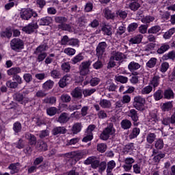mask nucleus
<instances>
[{"label": "nucleus", "mask_w": 175, "mask_h": 175, "mask_svg": "<svg viewBox=\"0 0 175 175\" xmlns=\"http://www.w3.org/2000/svg\"><path fill=\"white\" fill-rule=\"evenodd\" d=\"M133 106L136 110H139V111H144L146 110V98L142 96L134 97Z\"/></svg>", "instance_id": "f257e3e1"}, {"label": "nucleus", "mask_w": 175, "mask_h": 175, "mask_svg": "<svg viewBox=\"0 0 175 175\" xmlns=\"http://www.w3.org/2000/svg\"><path fill=\"white\" fill-rule=\"evenodd\" d=\"M38 17V13L31 8H23L21 12V17L23 20H29L31 17Z\"/></svg>", "instance_id": "f03ea898"}, {"label": "nucleus", "mask_w": 175, "mask_h": 175, "mask_svg": "<svg viewBox=\"0 0 175 175\" xmlns=\"http://www.w3.org/2000/svg\"><path fill=\"white\" fill-rule=\"evenodd\" d=\"M92 62L88 60L83 62L79 66V73L81 76H86L90 73V67L91 66Z\"/></svg>", "instance_id": "7ed1b4c3"}, {"label": "nucleus", "mask_w": 175, "mask_h": 175, "mask_svg": "<svg viewBox=\"0 0 175 175\" xmlns=\"http://www.w3.org/2000/svg\"><path fill=\"white\" fill-rule=\"evenodd\" d=\"M11 49L14 51L23 50L24 49V42L20 38H14L10 42Z\"/></svg>", "instance_id": "20e7f679"}, {"label": "nucleus", "mask_w": 175, "mask_h": 175, "mask_svg": "<svg viewBox=\"0 0 175 175\" xmlns=\"http://www.w3.org/2000/svg\"><path fill=\"white\" fill-rule=\"evenodd\" d=\"M115 131L113 126L107 127L100 135L101 140H108L111 135H114Z\"/></svg>", "instance_id": "39448f33"}, {"label": "nucleus", "mask_w": 175, "mask_h": 175, "mask_svg": "<svg viewBox=\"0 0 175 175\" xmlns=\"http://www.w3.org/2000/svg\"><path fill=\"white\" fill-rule=\"evenodd\" d=\"M107 48V44L105 42H100L96 49V55L98 58H102L103 54H105V51H106V49Z\"/></svg>", "instance_id": "423d86ee"}, {"label": "nucleus", "mask_w": 175, "mask_h": 175, "mask_svg": "<svg viewBox=\"0 0 175 175\" xmlns=\"http://www.w3.org/2000/svg\"><path fill=\"white\" fill-rule=\"evenodd\" d=\"M38 28L39 26L38 25V23H31L27 26L24 27L22 29V31H23V32H25V33L31 34L33 33V32L36 31V29H38Z\"/></svg>", "instance_id": "0eeeda50"}, {"label": "nucleus", "mask_w": 175, "mask_h": 175, "mask_svg": "<svg viewBox=\"0 0 175 175\" xmlns=\"http://www.w3.org/2000/svg\"><path fill=\"white\" fill-rule=\"evenodd\" d=\"M85 165H91L92 169H97L99 166V160L96 159L95 157H88L85 161Z\"/></svg>", "instance_id": "6e6552de"}, {"label": "nucleus", "mask_w": 175, "mask_h": 175, "mask_svg": "<svg viewBox=\"0 0 175 175\" xmlns=\"http://www.w3.org/2000/svg\"><path fill=\"white\" fill-rule=\"evenodd\" d=\"M148 125L150 126H154V125L157 126L158 125V116L156 113H150L148 117Z\"/></svg>", "instance_id": "1a4fd4ad"}, {"label": "nucleus", "mask_w": 175, "mask_h": 175, "mask_svg": "<svg viewBox=\"0 0 175 175\" xmlns=\"http://www.w3.org/2000/svg\"><path fill=\"white\" fill-rule=\"evenodd\" d=\"M72 81V77L70 75H66L59 81V87L60 88H65L69 83Z\"/></svg>", "instance_id": "9d476101"}, {"label": "nucleus", "mask_w": 175, "mask_h": 175, "mask_svg": "<svg viewBox=\"0 0 175 175\" xmlns=\"http://www.w3.org/2000/svg\"><path fill=\"white\" fill-rule=\"evenodd\" d=\"M128 117H130L131 120L134 121V122H137L139 120V116H137V111L135 109H130L126 113Z\"/></svg>", "instance_id": "9b49d317"}, {"label": "nucleus", "mask_w": 175, "mask_h": 175, "mask_svg": "<svg viewBox=\"0 0 175 175\" xmlns=\"http://www.w3.org/2000/svg\"><path fill=\"white\" fill-rule=\"evenodd\" d=\"M163 125H170L172 124V125H174L175 124V113L173 114L171 118L166 117L163 118V120L161 121Z\"/></svg>", "instance_id": "f8f14e48"}, {"label": "nucleus", "mask_w": 175, "mask_h": 175, "mask_svg": "<svg viewBox=\"0 0 175 175\" xmlns=\"http://www.w3.org/2000/svg\"><path fill=\"white\" fill-rule=\"evenodd\" d=\"M69 120H70L69 115L67 113H62L59 116L57 122H59L60 124H66Z\"/></svg>", "instance_id": "ddd939ff"}, {"label": "nucleus", "mask_w": 175, "mask_h": 175, "mask_svg": "<svg viewBox=\"0 0 175 175\" xmlns=\"http://www.w3.org/2000/svg\"><path fill=\"white\" fill-rule=\"evenodd\" d=\"M59 29H62L63 31H68V32H73L75 31V27L72 26L71 24H62L58 25Z\"/></svg>", "instance_id": "4468645a"}, {"label": "nucleus", "mask_w": 175, "mask_h": 175, "mask_svg": "<svg viewBox=\"0 0 175 175\" xmlns=\"http://www.w3.org/2000/svg\"><path fill=\"white\" fill-rule=\"evenodd\" d=\"M142 39L143 35H137L129 40V44H139V43L142 42Z\"/></svg>", "instance_id": "2eb2a0df"}, {"label": "nucleus", "mask_w": 175, "mask_h": 175, "mask_svg": "<svg viewBox=\"0 0 175 175\" xmlns=\"http://www.w3.org/2000/svg\"><path fill=\"white\" fill-rule=\"evenodd\" d=\"M116 167V161L114 160L110 161L107 163V175H113L111 172Z\"/></svg>", "instance_id": "dca6fc26"}, {"label": "nucleus", "mask_w": 175, "mask_h": 175, "mask_svg": "<svg viewBox=\"0 0 175 175\" xmlns=\"http://www.w3.org/2000/svg\"><path fill=\"white\" fill-rule=\"evenodd\" d=\"M139 135H140V129L135 127L132 129L129 135V137L131 140H132L133 139H136Z\"/></svg>", "instance_id": "f3484780"}, {"label": "nucleus", "mask_w": 175, "mask_h": 175, "mask_svg": "<svg viewBox=\"0 0 175 175\" xmlns=\"http://www.w3.org/2000/svg\"><path fill=\"white\" fill-rule=\"evenodd\" d=\"M53 21V18L50 16L44 17L38 20V23L40 25H50Z\"/></svg>", "instance_id": "a211bd4d"}, {"label": "nucleus", "mask_w": 175, "mask_h": 175, "mask_svg": "<svg viewBox=\"0 0 175 175\" xmlns=\"http://www.w3.org/2000/svg\"><path fill=\"white\" fill-rule=\"evenodd\" d=\"M111 57L113 58V59L115 61H122V59H124V57H125V55H124V53H122L121 52L113 51L112 53Z\"/></svg>", "instance_id": "6ab92c4d"}, {"label": "nucleus", "mask_w": 175, "mask_h": 175, "mask_svg": "<svg viewBox=\"0 0 175 175\" xmlns=\"http://www.w3.org/2000/svg\"><path fill=\"white\" fill-rule=\"evenodd\" d=\"M82 128H83V125H81V123L77 122L73 124L72 128V133H74V135H77V133L81 131Z\"/></svg>", "instance_id": "aec40b11"}, {"label": "nucleus", "mask_w": 175, "mask_h": 175, "mask_svg": "<svg viewBox=\"0 0 175 175\" xmlns=\"http://www.w3.org/2000/svg\"><path fill=\"white\" fill-rule=\"evenodd\" d=\"M36 148L38 151H47V144L43 141H40L36 145Z\"/></svg>", "instance_id": "412c9836"}, {"label": "nucleus", "mask_w": 175, "mask_h": 175, "mask_svg": "<svg viewBox=\"0 0 175 175\" xmlns=\"http://www.w3.org/2000/svg\"><path fill=\"white\" fill-rule=\"evenodd\" d=\"M157 139V135L154 133H149L146 135V142L148 144H152Z\"/></svg>", "instance_id": "4be33fe9"}, {"label": "nucleus", "mask_w": 175, "mask_h": 175, "mask_svg": "<svg viewBox=\"0 0 175 175\" xmlns=\"http://www.w3.org/2000/svg\"><path fill=\"white\" fill-rule=\"evenodd\" d=\"M8 76H16L21 73V69L18 67L12 68L7 71Z\"/></svg>", "instance_id": "5701e85b"}, {"label": "nucleus", "mask_w": 175, "mask_h": 175, "mask_svg": "<svg viewBox=\"0 0 175 175\" xmlns=\"http://www.w3.org/2000/svg\"><path fill=\"white\" fill-rule=\"evenodd\" d=\"M161 109L163 111H170V110H172V109H173V101H168L163 103L161 105Z\"/></svg>", "instance_id": "b1692460"}, {"label": "nucleus", "mask_w": 175, "mask_h": 175, "mask_svg": "<svg viewBox=\"0 0 175 175\" xmlns=\"http://www.w3.org/2000/svg\"><path fill=\"white\" fill-rule=\"evenodd\" d=\"M161 77L159 75L154 76L150 82V85H152L154 88H157L159 85Z\"/></svg>", "instance_id": "393cba45"}, {"label": "nucleus", "mask_w": 175, "mask_h": 175, "mask_svg": "<svg viewBox=\"0 0 175 175\" xmlns=\"http://www.w3.org/2000/svg\"><path fill=\"white\" fill-rule=\"evenodd\" d=\"M53 87H54V81L51 80H48L42 84V88L45 91H49V90H51Z\"/></svg>", "instance_id": "a878e982"}, {"label": "nucleus", "mask_w": 175, "mask_h": 175, "mask_svg": "<svg viewBox=\"0 0 175 175\" xmlns=\"http://www.w3.org/2000/svg\"><path fill=\"white\" fill-rule=\"evenodd\" d=\"M141 66L139 64V63L131 62L128 68L130 72H133V70H137V69H140Z\"/></svg>", "instance_id": "bb28decb"}, {"label": "nucleus", "mask_w": 175, "mask_h": 175, "mask_svg": "<svg viewBox=\"0 0 175 175\" xmlns=\"http://www.w3.org/2000/svg\"><path fill=\"white\" fill-rule=\"evenodd\" d=\"M99 105L100 107H103V109H109V107L111 106V103L109 100L101 99L100 100Z\"/></svg>", "instance_id": "cd10ccee"}, {"label": "nucleus", "mask_w": 175, "mask_h": 175, "mask_svg": "<svg viewBox=\"0 0 175 175\" xmlns=\"http://www.w3.org/2000/svg\"><path fill=\"white\" fill-rule=\"evenodd\" d=\"M104 17L107 20L113 19L114 18V13L111 12L109 8H105L103 10Z\"/></svg>", "instance_id": "c85d7f7f"}, {"label": "nucleus", "mask_w": 175, "mask_h": 175, "mask_svg": "<svg viewBox=\"0 0 175 175\" xmlns=\"http://www.w3.org/2000/svg\"><path fill=\"white\" fill-rule=\"evenodd\" d=\"M71 95L73 98H81L83 96V92L81 89L76 88L72 92Z\"/></svg>", "instance_id": "c756f323"}, {"label": "nucleus", "mask_w": 175, "mask_h": 175, "mask_svg": "<svg viewBox=\"0 0 175 175\" xmlns=\"http://www.w3.org/2000/svg\"><path fill=\"white\" fill-rule=\"evenodd\" d=\"M131 126H132V122H131V120L128 119L122 120L121 127L122 128V129H131Z\"/></svg>", "instance_id": "7c9ffc66"}, {"label": "nucleus", "mask_w": 175, "mask_h": 175, "mask_svg": "<svg viewBox=\"0 0 175 175\" xmlns=\"http://www.w3.org/2000/svg\"><path fill=\"white\" fill-rule=\"evenodd\" d=\"M66 131V129H65L64 126L55 127L53 129V135L56 136V135H59V133H65Z\"/></svg>", "instance_id": "2f4dec72"}, {"label": "nucleus", "mask_w": 175, "mask_h": 175, "mask_svg": "<svg viewBox=\"0 0 175 175\" xmlns=\"http://www.w3.org/2000/svg\"><path fill=\"white\" fill-rule=\"evenodd\" d=\"M158 59L157 57L150 58L146 63L147 68H150V69L154 68L155 65H157V62Z\"/></svg>", "instance_id": "473e14b6"}, {"label": "nucleus", "mask_w": 175, "mask_h": 175, "mask_svg": "<svg viewBox=\"0 0 175 175\" xmlns=\"http://www.w3.org/2000/svg\"><path fill=\"white\" fill-rule=\"evenodd\" d=\"M25 137L26 139H28L31 146H33V144H36V137H35V135L29 133H27L25 135Z\"/></svg>", "instance_id": "72a5a7b5"}, {"label": "nucleus", "mask_w": 175, "mask_h": 175, "mask_svg": "<svg viewBox=\"0 0 175 175\" xmlns=\"http://www.w3.org/2000/svg\"><path fill=\"white\" fill-rule=\"evenodd\" d=\"M151 92H152V86L150 85L143 88L141 90V94L142 95H148V94H151Z\"/></svg>", "instance_id": "f704fd0d"}, {"label": "nucleus", "mask_w": 175, "mask_h": 175, "mask_svg": "<svg viewBox=\"0 0 175 175\" xmlns=\"http://www.w3.org/2000/svg\"><path fill=\"white\" fill-rule=\"evenodd\" d=\"M175 58V52L174 51L169 52L167 54H165L163 56V61H167V59H174Z\"/></svg>", "instance_id": "c9c22d12"}, {"label": "nucleus", "mask_w": 175, "mask_h": 175, "mask_svg": "<svg viewBox=\"0 0 175 175\" xmlns=\"http://www.w3.org/2000/svg\"><path fill=\"white\" fill-rule=\"evenodd\" d=\"M83 59H84V56L83 55V54L79 53V54L77 55L75 57H74L71 59V62L72 64H76L79 62H81V61H83Z\"/></svg>", "instance_id": "e433bc0d"}, {"label": "nucleus", "mask_w": 175, "mask_h": 175, "mask_svg": "<svg viewBox=\"0 0 175 175\" xmlns=\"http://www.w3.org/2000/svg\"><path fill=\"white\" fill-rule=\"evenodd\" d=\"M170 49V46L167 44H163L161 47L157 50L158 54H163Z\"/></svg>", "instance_id": "4c0bfd02"}, {"label": "nucleus", "mask_w": 175, "mask_h": 175, "mask_svg": "<svg viewBox=\"0 0 175 175\" xmlns=\"http://www.w3.org/2000/svg\"><path fill=\"white\" fill-rule=\"evenodd\" d=\"M57 111H58V109L55 107H51L46 109V114L50 116V117H53V116H55L57 114Z\"/></svg>", "instance_id": "58836bf2"}, {"label": "nucleus", "mask_w": 175, "mask_h": 175, "mask_svg": "<svg viewBox=\"0 0 175 175\" xmlns=\"http://www.w3.org/2000/svg\"><path fill=\"white\" fill-rule=\"evenodd\" d=\"M153 97L156 100H161L163 98V92L161 90H157L154 93Z\"/></svg>", "instance_id": "ea45409f"}, {"label": "nucleus", "mask_w": 175, "mask_h": 175, "mask_svg": "<svg viewBox=\"0 0 175 175\" xmlns=\"http://www.w3.org/2000/svg\"><path fill=\"white\" fill-rule=\"evenodd\" d=\"M55 21L57 24H60V25H62V24H65V23L68 21V18L65 16H55Z\"/></svg>", "instance_id": "a19ab883"}, {"label": "nucleus", "mask_w": 175, "mask_h": 175, "mask_svg": "<svg viewBox=\"0 0 175 175\" xmlns=\"http://www.w3.org/2000/svg\"><path fill=\"white\" fill-rule=\"evenodd\" d=\"M43 102L49 105H55V103H57V98L54 96L46 97L43 100Z\"/></svg>", "instance_id": "79ce46f5"}, {"label": "nucleus", "mask_w": 175, "mask_h": 175, "mask_svg": "<svg viewBox=\"0 0 175 175\" xmlns=\"http://www.w3.org/2000/svg\"><path fill=\"white\" fill-rule=\"evenodd\" d=\"M48 46L47 44H43L40 45L38 47L36 48L34 53H45L46 50H47Z\"/></svg>", "instance_id": "37998d69"}, {"label": "nucleus", "mask_w": 175, "mask_h": 175, "mask_svg": "<svg viewBox=\"0 0 175 175\" xmlns=\"http://www.w3.org/2000/svg\"><path fill=\"white\" fill-rule=\"evenodd\" d=\"M133 143H131L127 144L123 149L124 154H128V152H131L133 151V148H135V146Z\"/></svg>", "instance_id": "c03bdc74"}, {"label": "nucleus", "mask_w": 175, "mask_h": 175, "mask_svg": "<svg viewBox=\"0 0 175 175\" xmlns=\"http://www.w3.org/2000/svg\"><path fill=\"white\" fill-rule=\"evenodd\" d=\"M164 98L165 99H173L174 98V93L172 90H167L164 92Z\"/></svg>", "instance_id": "a18cd8bd"}, {"label": "nucleus", "mask_w": 175, "mask_h": 175, "mask_svg": "<svg viewBox=\"0 0 175 175\" xmlns=\"http://www.w3.org/2000/svg\"><path fill=\"white\" fill-rule=\"evenodd\" d=\"M36 54L37 56V62H42V61H44L46 59V57H47V53L43 52V53H34Z\"/></svg>", "instance_id": "49530a36"}, {"label": "nucleus", "mask_w": 175, "mask_h": 175, "mask_svg": "<svg viewBox=\"0 0 175 175\" xmlns=\"http://www.w3.org/2000/svg\"><path fill=\"white\" fill-rule=\"evenodd\" d=\"M115 80L116 81H118L119 83H122V84H125L126 83H128V77L122 75L116 76Z\"/></svg>", "instance_id": "de8ad7c7"}, {"label": "nucleus", "mask_w": 175, "mask_h": 175, "mask_svg": "<svg viewBox=\"0 0 175 175\" xmlns=\"http://www.w3.org/2000/svg\"><path fill=\"white\" fill-rule=\"evenodd\" d=\"M94 139V135L92 133H85V137L83 138L82 142L84 143H88V142H91Z\"/></svg>", "instance_id": "09e8293b"}, {"label": "nucleus", "mask_w": 175, "mask_h": 175, "mask_svg": "<svg viewBox=\"0 0 175 175\" xmlns=\"http://www.w3.org/2000/svg\"><path fill=\"white\" fill-rule=\"evenodd\" d=\"M55 55L54 53L50 54L44 60V63L46 65H49V64H52L55 59Z\"/></svg>", "instance_id": "8fccbe9b"}, {"label": "nucleus", "mask_w": 175, "mask_h": 175, "mask_svg": "<svg viewBox=\"0 0 175 175\" xmlns=\"http://www.w3.org/2000/svg\"><path fill=\"white\" fill-rule=\"evenodd\" d=\"M154 20H155V18L154 16H147L142 19V22L144 24H150V23H152Z\"/></svg>", "instance_id": "3c124183"}, {"label": "nucleus", "mask_w": 175, "mask_h": 175, "mask_svg": "<svg viewBox=\"0 0 175 175\" xmlns=\"http://www.w3.org/2000/svg\"><path fill=\"white\" fill-rule=\"evenodd\" d=\"M64 53L67 55H75L76 54V49L70 47L66 48L64 50Z\"/></svg>", "instance_id": "603ef678"}, {"label": "nucleus", "mask_w": 175, "mask_h": 175, "mask_svg": "<svg viewBox=\"0 0 175 175\" xmlns=\"http://www.w3.org/2000/svg\"><path fill=\"white\" fill-rule=\"evenodd\" d=\"M140 8V4L136 1H133L129 4V8L133 12H136Z\"/></svg>", "instance_id": "864d4df0"}, {"label": "nucleus", "mask_w": 175, "mask_h": 175, "mask_svg": "<svg viewBox=\"0 0 175 175\" xmlns=\"http://www.w3.org/2000/svg\"><path fill=\"white\" fill-rule=\"evenodd\" d=\"M163 140L161 139H159L155 142V148H157V150H162V148H163Z\"/></svg>", "instance_id": "5fc2aeb1"}, {"label": "nucleus", "mask_w": 175, "mask_h": 175, "mask_svg": "<svg viewBox=\"0 0 175 175\" xmlns=\"http://www.w3.org/2000/svg\"><path fill=\"white\" fill-rule=\"evenodd\" d=\"M97 150L98 151H99V152H101V153L105 152L106 150H107V145L103 143L98 144L97 145Z\"/></svg>", "instance_id": "6e6d98bb"}, {"label": "nucleus", "mask_w": 175, "mask_h": 175, "mask_svg": "<svg viewBox=\"0 0 175 175\" xmlns=\"http://www.w3.org/2000/svg\"><path fill=\"white\" fill-rule=\"evenodd\" d=\"M102 31L104 33V35H107V36H110V35H111L112 32V29H111V27L110 26H105V27H103L102 28Z\"/></svg>", "instance_id": "4d7b16f0"}, {"label": "nucleus", "mask_w": 175, "mask_h": 175, "mask_svg": "<svg viewBox=\"0 0 175 175\" xmlns=\"http://www.w3.org/2000/svg\"><path fill=\"white\" fill-rule=\"evenodd\" d=\"M107 166V163L105 161H102L98 164V173H103L105 170H106V167Z\"/></svg>", "instance_id": "13d9d810"}, {"label": "nucleus", "mask_w": 175, "mask_h": 175, "mask_svg": "<svg viewBox=\"0 0 175 175\" xmlns=\"http://www.w3.org/2000/svg\"><path fill=\"white\" fill-rule=\"evenodd\" d=\"M161 31V27L158 25L153 26L148 30V33H158Z\"/></svg>", "instance_id": "bf43d9fd"}, {"label": "nucleus", "mask_w": 175, "mask_h": 175, "mask_svg": "<svg viewBox=\"0 0 175 175\" xmlns=\"http://www.w3.org/2000/svg\"><path fill=\"white\" fill-rule=\"evenodd\" d=\"M99 83H100V79H99L98 77H93L90 81V85H92V87H95V86L98 85V84H99Z\"/></svg>", "instance_id": "052dcab7"}, {"label": "nucleus", "mask_w": 175, "mask_h": 175, "mask_svg": "<svg viewBox=\"0 0 175 175\" xmlns=\"http://www.w3.org/2000/svg\"><path fill=\"white\" fill-rule=\"evenodd\" d=\"M60 99L64 103H68L70 102V100H72V98L70 97V96H69V94H62L60 97Z\"/></svg>", "instance_id": "680f3d73"}, {"label": "nucleus", "mask_w": 175, "mask_h": 175, "mask_svg": "<svg viewBox=\"0 0 175 175\" xmlns=\"http://www.w3.org/2000/svg\"><path fill=\"white\" fill-rule=\"evenodd\" d=\"M137 27H139V25H137V23H131L129 26H128V31L129 32H133V31H136V29H137Z\"/></svg>", "instance_id": "e2e57ef3"}, {"label": "nucleus", "mask_w": 175, "mask_h": 175, "mask_svg": "<svg viewBox=\"0 0 175 175\" xmlns=\"http://www.w3.org/2000/svg\"><path fill=\"white\" fill-rule=\"evenodd\" d=\"M21 123L16 122L14 124L13 129L16 133H18V132H21L22 129Z\"/></svg>", "instance_id": "0e129e2a"}, {"label": "nucleus", "mask_w": 175, "mask_h": 175, "mask_svg": "<svg viewBox=\"0 0 175 175\" xmlns=\"http://www.w3.org/2000/svg\"><path fill=\"white\" fill-rule=\"evenodd\" d=\"M70 39L68 36H64L61 40V44L62 46H69Z\"/></svg>", "instance_id": "69168bd1"}, {"label": "nucleus", "mask_w": 175, "mask_h": 175, "mask_svg": "<svg viewBox=\"0 0 175 175\" xmlns=\"http://www.w3.org/2000/svg\"><path fill=\"white\" fill-rule=\"evenodd\" d=\"M95 91H96V90L95 89H85L83 90V94L84 95V96H90V95H92V94H94V92H95Z\"/></svg>", "instance_id": "338daca9"}, {"label": "nucleus", "mask_w": 175, "mask_h": 175, "mask_svg": "<svg viewBox=\"0 0 175 175\" xmlns=\"http://www.w3.org/2000/svg\"><path fill=\"white\" fill-rule=\"evenodd\" d=\"M51 76L53 79H59L61 73L57 70H53L51 72Z\"/></svg>", "instance_id": "774afa93"}]
</instances>
